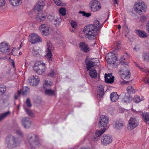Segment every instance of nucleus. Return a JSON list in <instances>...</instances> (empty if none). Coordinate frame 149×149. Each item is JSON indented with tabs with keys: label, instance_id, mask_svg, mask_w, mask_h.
I'll use <instances>...</instances> for the list:
<instances>
[{
	"label": "nucleus",
	"instance_id": "e433bc0d",
	"mask_svg": "<svg viewBox=\"0 0 149 149\" xmlns=\"http://www.w3.org/2000/svg\"><path fill=\"white\" fill-rule=\"evenodd\" d=\"M134 101L138 103L142 100L140 98V97L137 95L135 96L133 98Z\"/></svg>",
	"mask_w": 149,
	"mask_h": 149
},
{
	"label": "nucleus",
	"instance_id": "5fc2aeb1",
	"mask_svg": "<svg viewBox=\"0 0 149 149\" xmlns=\"http://www.w3.org/2000/svg\"><path fill=\"white\" fill-rule=\"evenodd\" d=\"M146 28L147 31L149 33V21L147 22Z\"/></svg>",
	"mask_w": 149,
	"mask_h": 149
},
{
	"label": "nucleus",
	"instance_id": "774afa93",
	"mask_svg": "<svg viewBox=\"0 0 149 149\" xmlns=\"http://www.w3.org/2000/svg\"><path fill=\"white\" fill-rule=\"evenodd\" d=\"M147 83L149 84V79H148L147 80Z\"/></svg>",
	"mask_w": 149,
	"mask_h": 149
},
{
	"label": "nucleus",
	"instance_id": "bb28decb",
	"mask_svg": "<svg viewBox=\"0 0 149 149\" xmlns=\"http://www.w3.org/2000/svg\"><path fill=\"white\" fill-rule=\"evenodd\" d=\"M135 31L136 34L141 38H144L148 36L146 33L144 31L139 30H136Z\"/></svg>",
	"mask_w": 149,
	"mask_h": 149
},
{
	"label": "nucleus",
	"instance_id": "0eeeda50",
	"mask_svg": "<svg viewBox=\"0 0 149 149\" xmlns=\"http://www.w3.org/2000/svg\"><path fill=\"white\" fill-rule=\"evenodd\" d=\"M146 8L144 3L142 1H139L138 2H136L134 5L135 10L137 13H140L145 12Z\"/></svg>",
	"mask_w": 149,
	"mask_h": 149
},
{
	"label": "nucleus",
	"instance_id": "ea45409f",
	"mask_svg": "<svg viewBox=\"0 0 149 149\" xmlns=\"http://www.w3.org/2000/svg\"><path fill=\"white\" fill-rule=\"evenodd\" d=\"M46 70L44 69V68L42 69V70L40 69H38L37 70H34L36 71V72L39 75L42 74L45 72Z\"/></svg>",
	"mask_w": 149,
	"mask_h": 149
},
{
	"label": "nucleus",
	"instance_id": "c9c22d12",
	"mask_svg": "<svg viewBox=\"0 0 149 149\" xmlns=\"http://www.w3.org/2000/svg\"><path fill=\"white\" fill-rule=\"evenodd\" d=\"M127 91L128 92L127 93H129L130 94L131 93H134L135 91L134 89L132 86H129L127 88Z\"/></svg>",
	"mask_w": 149,
	"mask_h": 149
},
{
	"label": "nucleus",
	"instance_id": "13d9d810",
	"mask_svg": "<svg viewBox=\"0 0 149 149\" xmlns=\"http://www.w3.org/2000/svg\"><path fill=\"white\" fill-rule=\"evenodd\" d=\"M91 15V14L90 13H86L85 15V16L86 17H89Z\"/></svg>",
	"mask_w": 149,
	"mask_h": 149
},
{
	"label": "nucleus",
	"instance_id": "7ed1b4c3",
	"mask_svg": "<svg viewBox=\"0 0 149 149\" xmlns=\"http://www.w3.org/2000/svg\"><path fill=\"white\" fill-rule=\"evenodd\" d=\"M21 142V140L19 138L12 136L7 137L5 140V143L7 147L9 149L19 146Z\"/></svg>",
	"mask_w": 149,
	"mask_h": 149
},
{
	"label": "nucleus",
	"instance_id": "6e6552de",
	"mask_svg": "<svg viewBox=\"0 0 149 149\" xmlns=\"http://www.w3.org/2000/svg\"><path fill=\"white\" fill-rule=\"evenodd\" d=\"M99 4L100 3L97 1H91L89 4L90 9L93 12L99 10L101 8V6Z\"/></svg>",
	"mask_w": 149,
	"mask_h": 149
},
{
	"label": "nucleus",
	"instance_id": "69168bd1",
	"mask_svg": "<svg viewBox=\"0 0 149 149\" xmlns=\"http://www.w3.org/2000/svg\"><path fill=\"white\" fill-rule=\"evenodd\" d=\"M113 0L115 2V3L118 4L117 1V0Z\"/></svg>",
	"mask_w": 149,
	"mask_h": 149
},
{
	"label": "nucleus",
	"instance_id": "338daca9",
	"mask_svg": "<svg viewBox=\"0 0 149 149\" xmlns=\"http://www.w3.org/2000/svg\"><path fill=\"white\" fill-rule=\"evenodd\" d=\"M90 149L89 148H82V149Z\"/></svg>",
	"mask_w": 149,
	"mask_h": 149
},
{
	"label": "nucleus",
	"instance_id": "72a5a7b5",
	"mask_svg": "<svg viewBox=\"0 0 149 149\" xmlns=\"http://www.w3.org/2000/svg\"><path fill=\"white\" fill-rule=\"evenodd\" d=\"M44 2L42 0H39L37 4L38 10H41L44 6Z\"/></svg>",
	"mask_w": 149,
	"mask_h": 149
},
{
	"label": "nucleus",
	"instance_id": "4468645a",
	"mask_svg": "<svg viewBox=\"0 0 149 149\" xmlns=\"http://www.w3.org/2000/svg\"><path fill=\"white\" fill-rule=\"evenodd\" d=\"M39 79L38 77L37 76H33L29 78L28 80V82L29 84L31 86H36L38 83Z\"/></svg>",
	"mask_w": 149,
	"mask_h": 149
},
{
	"label": "nucleus",
	"instance_id": "de8ad7c7",
	"mask_svg": "<svg viewBox=\"0 0 149 149\" xmlns=\"http://www.w3.org/2000/svg\"><path fill=\"white\" fill-rule=\"evenodd\" d=\"M55 3L58 6H62L61 2L60 0H54Z\"/></svg>",
	"mask_w": 149,
	"mask_h": 149
},
{
	"label": "nucleus",
	"instance_id": "864d4df0",
	"mask_svg": "<svg viewBox=\"0 0 149 149\" xmlns=\"http://www.w3.org/2000/svg\"><path fill=\"white\" fill-rule=\"evenodd\" d=\"M116 45L118 48H119L120 47V43L119 41L116 42L115 43Z\"/></svg>",
	"mask_w": 149,
	"mask_h": 149
},
{
	"label": "nucleus",
	"instance_id": "5701e85b",
	"mask_svg": "<svg viewBox=\"0 0 149 149\" xmlns=\"http://www.w3.org/2000/svg\"><path fill=\"white\" fill-rule=\"evenodd\" d=\"M101 130H98L95 132V134L93 138L94 141H97L99 137L103 133L105 130L103 129H101Z\"/></svg>",
	"mask_w": 149,
	"mask_h": 149
},
{
	"label": "nucleus",
	"instance_id": "052dcab7",
	"mask_svg": "<svg viewBox=\"0 0 149 149\" xmlns=\"http://www.w3.org/2000/svg\"><path fill=\"white\" fill-rule=\"evenodd\" d=\"M6 58L5 57H0V61L5 60Z\"/></svg>",
	"mask_w": 149,
	"mask_h": 149
},
{
	"label": "nucleus",
	"instance_id": "7c9ffc66",
	"mask_svg": "<svg viewBox=\"0 0 149 149\" xmlns=\"http://www.w3.org/2000/svg\"><path fill=\"white\" fill-rule=\"evenodd\" d=\"M89 71V74L91 78H96L97 76V71L95 69H92Z\"/></svg>",
	"mask_w": 149,
	"mask_h": 149
},
{
	"label": "nucleus",
	"instance_id": "c85d7f7f",
	"mask_svg": "<svg viewBox=\"0 0 149 149\" xmlns=\"http://www.w3.org/2000/svg\"><path fill=\"white\" fill-rule=\"evenodd\" d=\"M139 113L144 119L145 122L147 123V122L149 121V113L146 112L143 113L142 111H140Z\"/></svg>",
	"mask_w": 149,
	"mask_h": 149
},
{
	"label": "nucleus",
	"instance_id": "ddd939ff",
	"mask_svg": "<svg viewBox=\"0 0 149 149\" xmlns=\"http://www.w3.org/2000/svg\"><path fill=\"white\" fill-rule=\"evenodd\" d=\"M138 125V122L135 118H131L128 121V129L131 130L135 128Z\"/></svg>",
	"mask_w": 149,
	"mask_h": 149
},
{
	"label": "nucleus",
	"instance_id": "412c9836",
	"mask_svg": "<svg viewBox=\"0 0 149 149\" xmlns=\"http://www.w3.org/2000/svg\"><path fill=\"white\" fill-rule=\"evenodd\" d=\"M132 98L129 93H126L122 98L123 101L125 103H130L132 100Z\"/></svg>",
	"mask_w": 149,
	"mask_h": 149
},
{
	"label": "nucleus",
	"instance_id": "8fccbe9b",
	"mask_svg": "<svg viewBox=\"0 0 149 149\" xmlns=\"http://www.w3.org/2000/svg\"><path fill=\"white\" fill-rule=\"evenodd\" d=\"M5 0H0V6L3 7L5 4Z\"/></svg>",
	"mask_w": 149,
	"mask_h": 149
},
{
	"label": "nucleus",
	"instance_id": "1a4fd4ad",
	"mask_svg": "<svg viewBox=\"0 0 149 149\" xmlns=\"http://www.w3.org/2000/svg\"><path fill=\"white\" fill-rule=\"evenodd\" d=\"M28 40L32 44L41 42L42 40V38L39 36L35 33L30 34L29 36Z\"/></svg>",
	"mask_w": 149,
	"mask_h": 149
},
{
	"label": "nucleus",
	"instance_id": "09e8293b",
	"mask_svg": "<svg viewBox=\"0 0 149 149\" xmlns=\"http://www.w3.org/2000/svg\"><path fill=\"white\" fill-rule=\"evenodd\" d=\"M54 15H49L47 16V18L51 21L54 20Z\"/></svg>",
	"mask_w": 149,
	"mask_h": 149
},
{
	"label": "nucleus",
	"instance_id": "0e129e2a",
	"mask_svg": "<svg viewBox=\"0 0 149 149\" xmlns=\"http://www.w3.org/2000/svg\"><path fill=\"white\" fill-rule=\"evenodd\" d=\"M22 43L19 46V49L22 47Z\"/></svg>",
	"mask_w": 149,
	"mask_h": 149
},
{
	"label": "nucleus",
	"instance_id": "39448f33",
	"mask_svg": "<svg viewBox=\"0 0 149 149\" xmlns=\"http://www.w3.org/2000/svg\"><path fill=\"white\" fill-rule=\"evenodd\" d=\"M109 120L108 117L105 115H102L100 117L98 126L100 129L105 130L107 128V125L109 124Z\"/></svg>",
	"mask_w": 149,
	"mask_h": 149
},
{
	"label": "nucleus",
	"instance_id": "dca6fc26",
	"mask_svg": "<svg viewBox=\"0 0 149 149\" xmlns=\"http://www.w3.org/2000/svg\"><path fill=\"white\" fill-rule=\"evenodd\" d=\"M22 125L25 128H29L31 124V121L29 118L26 117H24L22 119Z\"/></svg>",
	"mask_w": 149,
	"mask_h": 149
},
{
	"label": "nucleus",
	"instance_id": "f704fd0d",
	"mask_svg": "<svg viewBox=\"0 0 149 149\" xmlns=\"http://www.w3.org/2000/svg\"><path fill=\"white\" fill-rule=\"evenodd\" d=\"M51 83L50 81L48 82L47 81H45V83L44 84V88L45 90L46 89H51Z\"/></svg>",
	"mask_w": 149,
	"mask_h": 149
},
{
	"label": "nucleus",
	"instance_id": "423d86ee",
	"mask_svg": "<svg viewBox=\"0 0 149 149\" xmlns=\"http://www.w3.org/2000/svg\"><path fill=\"white\" fill-rule=\"evenodd\" d=\"M105 58L107 63L111 65L113 67H116L117 66L118 63L116 61L118 60V58L115 54L112 53H108Z\"/></svg>",
	"mask_w": 149,
	"mask_h": 149
},
{
	"label": "nucleus",
	"instance_id": "603ef678",
	"mask_svg": "<svg viewBox=\"0 0 149 149\" xmlns=\"http://www.w3.org/2000/svg\"><path fill=\"white\" fill-rule=\"evenodd\" d=\"M48 75L50 76L51 77H52L54 76V72L52 70L49 73Z\"/></svg>",
	"mask_w": 149,
	"mask_h": 149
},
{
	"label": "nucleus",
	"instance_id": "3c124183",
	"mask_svg": "<svg viewBox=\"0 0 149 149\" xmlns=\"http://www.w3.org/2000/svg\"><path fill=\"white\" fill-rule=\"evenodd\" d=\"M147 19V18L146 16L143 15L140 19V21L141 22H144Z\"/></svg>",
	"mask_w": 149,
	"mask_h": 149
},
{
	"label": "nucleus",
	"instance_id": "4d7b16f0",
	"mask_svg": "<svg viewBox=\"0 0 149 149\" xmlns=\"http://www.w3.org/2000/svg\"><path fill=\"white\" fill-rule=\"evenodd\" d=\"M79 13L80 14H82L83 16H85V15L86 14V13L84 11H80L79 12Z\"/></svg>",
	"mask_w": 149,
	"mask_h": 149
},
{
	"label": "nucleus",
	"instance_id": "f257e3e1",
	"mask_svg": "<svg viewBox=\"0 0 149 149\" xmlns=\"http://www.w3.org/2000/svg\"><path fill=\"white\" fill-rule=\"evenodd\" d=\"M101 27L100 22L97 20L94 21L93 24L85 26L84 29V33L85 37L91 40L96 38L97 31Z\"/></svg>",
	"mask_w": 149,
	"mask_h": 149
},
{
	"label": "nucleus",
	"instance_id": "c03bdc74",
	"mask_svg": "<svg viewBox=\"0 0 149 149\" xmlns=\"http://www.w3.org/2000/svg\"><path fill=\"white\" fill-rule=\"evenodd\" d=\"M70 24L73 28L76 27L77 25V23L73 21H71Z\"/></svg>",
	"mask_w": 149,
	"mask_h": 149
},
{
	"label": "nucleus",
	"instance_id": "4c0bfd02",
	"mask_svg": "<svg viewBox=\"0 0 149 149\" xmlns=\"http://www.w3.org/2000/svg\"><path fill=\"white\" fill-rule=\"evenodd\" d=\"M66 10L65 8H61L59 9V13L62 15L64 16L66 15Z\"/></svg>",
	"mask_w": 149,
	"mask_h": 149
},
{
	"label": "nucleus",
	"instance_id": "6ab92c4d",
	"mask_svg": "<svg viewBox=\"0 0 149 149\" xmlns=\"http://www.w3.org/2000/svg\"><path fill=\"white\" fill-rule=\"evenodd\" d=\"M46 18L45 15L42 13H39L36 16L35 19L36 21L38 22H43L45 21Z\"/></svg>",
	"mask_w": 149,
	"mask_h": 149
},
{
	"label": "nucleus",
	"instance_id": "f8f14e48",
	"mask_svg": "<svg viewBox=\"0 0 149 149\" xmlns=\"http://www.w3.org/2000/svg\"><path fill=\"white\" fill-rule=\"evenodd\" d=\"M112 141L111 136L109 135H104L101 137V141L102 144L104 145H107L111 143Z\"/></svg>",
	"mask_w": 149,
	"mask_h": 149
},
{
	"label": "nucleus",
	"instance_id": "393cba45",
	"mask_svg": "<svg viewBox=\"0 0 149 149\" xmlns=\"http://www.w3.org/2000/svg\"><path fill=\"white\" fill-rule=\"evenodd\" d=\"M119 97L118 95L116 92L111 93L110 95L111 100L113 102H116L118 99Z\"/></svg>",
	"mask_w": 149,
	"mask_h": 149
},
{
	"label": "nucleus",
	"instance_id": "58836bf2",
	"mask_svg": "<svg viewBox=\"0 0 149 149\" xmlns=\"http://www.w3.org/2000/svg\"><path fill=\"white\" fill-rule=\"evenodd\" d=\"M6 90V87L3 85H0V92L1 93H5Z\"/></svg>",
	"mask_w": 149,
	"mask_h": 149
},
{
	"label": "nucleus",
	"instance_id": "bf43d9fd",
	"mask_svg": "<svg viewBox=\"0 0 149 149\" xmlns=\"http://www.w3.org/2000/svg\"><path fill=\"white\" fill-rule=\"evenodd\" d=\"M134 64H135V65H136V66L138 67L139 68V69H141V68L139 66V65H138V64H137L136 63V62H134ZM141 69H143L142 68H141Z\"/></svg>",
	"mask_w": 149,
	"mask_h": 149
},
{
	"label": "nucleus",
	"instance_id": "b1692460",
	"mask_svg": "<svg viewBox=\"0 0 149 149\" xmlns=\"http://www.w3.org/2000/svg\"><path fill=\"white\" fill-rule=\"evenodd\" d=\"M29 88H28L27 86L24 87L22 89H20L18 92V95L19 96L21 93L23 95H26L29 91Z\"/></svg>",
	"mask_w": 149,
	"mask_h": 149
},
{
	"label": "nucleus",
	"instance_id": "473e14b6",
	"mask_svg": "<svg viewBox=\"0 0 149 149\" xmlns=\"http://www.w3.org/2000/svg\"><path fill=\"white\" fill-rule=\"evenodd\" d=\"M45 93L47 95L51 96L54 95L55 92L54 90L50 89L45 90Z\"/></svg>",
	"mask_w": 149,
	"mask_h": 149
},
{
	"label": "nucleus",
	"instance_id": "20e7f679",
	"mask_svg": "<svg viewBox=\"0 0 149 149\" xmlns=\"http://www.w3.org/2000/svg\"><path fill=\"white\" fill-rule=\"evenodd\" d=\"M26 140L30 147L35 148L39 144V138L38 135L33 133L28 134Z\"/></svg>",
	"mask_w": 149,
	"mask_h": 149
},
{
	"label": "nucleus",
	"instance_id": "a878e982",
	"mask_svg": "<svg viewBox=\"0 0 149 149\" xmlns=\"http://www.w3.org/2000/svg\"><path fill=\"white\" fill-rule=\"evenodd\" d=\"M48 47L47 48V54L45 56V57L47 58L48 60L50 61H52V52L51 49L52 46L50 47V45H48Z\"/></svg>",
	"mask_w": 149,
	"mask_h": 149
},
{
	"label": "nucleus",
	"instance_id": "9b49d317",
	"mask_svg": "<svg viewBox=\"0 0 149 149\" xmlns=\"http://www.w3.org/2000/svg\"><path fill=\"white\" fill-rule=\"evenodd\" d=\"M99 60L97 58H93L89 60L86 63V68L88 71L92 67L97 66Z\"/></svg>",
	"mask_w": 149,
	"mask_h": 149
},
{
	"label": "nucleus",
	"instance_id": "4be33fe9",
	"mask_svg": "<svg viewBox=\"0 0 149 149\" xmlns=\"http://www.w3.org/2000/svg\"><path fill=\"white\" fill-rule=\"evenodd\" d=\"M113 125L116 129H120L123 127V125L121 121L119 120H116L113 122Z\"/></svg>",
	"mask_w": 149,
	"mask_h": 149
},
{
	"label": "nucleus",
	"instance_id": "c756f323",
	"mask_svg": "<svg viewBox=\"0 0 149 149\" xmlns=\"http://www.w3.org/2000/svg\"><path fill=\"white\" fill-rule=\"evenodd\" d=\"M10 4L16 6L19 5L22 3L21 0H8Z\"/></svg>",
	"mask_w": 149,
	"mask_h": 149
},
{
	"label": "nucleus",
	"instance_id": "a19ab883",
	"mask_svg": "<svg viewBox=\"0 0 149 149\" xmlns=\"http://www.w3.org/2000/svg\"><path fill=\"white\" fill-rule=\"evenodd\" d=\"M143 56L144 60L149 61V53H144Z\"/></svg>",
	"mask_w": 149,
	"mask_h": 149
},
{
	"label": "nucleus",
	"instance_id": "e2e57ef3",
	"mask_svg": "<svg viewBox=\"0 0 149 149\" xmlns=\"http://www.w3.org/2000/svg\"><path fill=\"white\" fill-rule=\"evenodd\" d=\"M148 79H147V80L146 81V80L145 79H143V81L145 83H146V82L147 83V80H148Z\"/></svg>",
	"mask_w": 149,
	"mask_h": 149
},
{
	"label": "nucleus",
	"instance_id": "aec40b11",
	"mask_svg": "<svg viewBox=\"0 0 149 149\" xmlns=\"http://www.w3.org/2000/svg\"><path fill=\"white\" fill-rule=\"evenodd\" d=\"M105 81L106 83L111 84L114 82V77L113 76H112V74L106 73L105 74Z\"/></svg>",
	"mask_w": 149,
	"mask_h": 149
},
{
	"label": "nucleus",
	"instance_id": "2eb2a0df",
	"mask_svg": "<svg viewBox=\"0 0 149 149\" xmlns=\"http://www.w3.org/2000/svg\"><path fill=\"white\" fill-rule=\"evenodd\" d=\"M40 30L44 36H47L48 34L49 27L46 24H43L40 26Z\"/></svg>",
	"mask_w": 149,
	"mask_h": 149
},
{
	"label": "nucleus",
	"instance_id": "79ce46f5",
	"mask_svg": "<svg viewBox=\"0 0 149 149\" xmlns=\"http://www.w3.org/2000/svg\"><path fill=\"white\" fill-rule=\"evenodd\" d=\"M32 53L34 56H38L39 55V53L37 51L33 49L32 51Z\"/></svg>",
	"mask_w": 149,
	"mask_h": 149
},
{
	"label": "nucleus",
	"instance_id": "37998d69",
	"mask_svg": "<svg viewBox=\"0 0 149 149\" xmlns=\"http://www.w3.org/2000/svg\"><path fill=\"white\" fill-rule=\"evenodd\" d=\"M26 105L28 107H31V103L30 100L29 98L27 99L26 101Z\"/></svg>",
	"mask_w": 149,
	"mask_h": 149
},
{
	"label": "nucleus",
	"instance_id": "cd10ccee",
	"mask_svg": "<svg viewBox=\"0 0 149 149\" xmlns=\"http://www.w3.org/2000/svg\"><path fill=\"white\" fill-rule=\"evenodd\" d=\"M98 94L100 97H102L104 95V90L103 86L100 85L97 87Z\"/></svg>",
	"mask_w": 149,
	"mask_h": 149
},
{
	"label": "nucleus",
	"instance_id": "9d476101",
	"mask_svg": "<svg viewBox=\"0 0 149 149\" xmlns=\"http://www.w3.org/2000/svg\"><path fill=\"white\" fill-rule=\"evenodd\" d=\"M10 46L7 43L2 42L0 44V52L3 54H9Z\"/></svg>",
	"mask_w": 149,
	"mask_h": 149
},
{
	"label": "nucleus",
	"instance_id": "a18cd8bd",
	"mask_svg": "<svg viewBox=\"0 0 149 149\" xmlns=\"http://www.w3.org/2000/svg\"><path fill=\"white\" fill-rule=\"evenodd\" d=\"M16 133L18 135L22 137L23 136V134L19 130H17L16 131Z\"/></svg>",
	"mask_w": 149,
	"mask_h": 149
},
{
	"label": "nucleus",
	"instance_id": "680f3d73",
	"mask_svg": "<svg viewBox=\"0 0 149 149\" xmlns=\"http://www.w3.org/2000/svg\"><path fill=\"white\" fill-rule=\"evenodd\" d=\"M118 29H121V27L120 25H119L118 26Z\"/></svg>",
	"mask_w": 149,
	"mask_h": 149
},
{
	"label": "nucleus",
	"instance_id": "f3484780",
	"mask_svg": "<svg viewBox=\"0 0 149 149\" xmlns=\"http://www.w3.org/2000/svg\"><path fill=\"white\" fill-rule=\"evenodd\" d=\"M81 51L85 53L88 52L90 51L88 46L84 42H81L79 45Z\"/></svg>",
	"mask_w": 149,
	"mask_h": 149
},
{
	"label": "nucleus",
	"instance_id": "a211bd4d",
	"mask_svg": "<svg viewBox=\"0 0 149 149\" xmlns=\"http://www.w3.org/2000/svg\"><path fill=\"white\" fill-rule=\"evenodd\" d=\"M43 68L45 70H46L45 63H41L40 61H37L34 64L33 70H37L38 69L42 70Z\"/></svg>",
	"mask_w": 149,
	"mask_h": 149
},
{
	"label": "nucleus",
	"instance_id": "2f4dec72",
	"mask_svg": "<svg viewBox=\"0 0 149 149\" xmlns=\"http://www.w3.org/2000/svg\"><path fill=\"white\" fill-rule=\"evenodd\" d=\"M10 111H8L5 113H2L0 114V121L3 120L6 118L7 116H9L10 114Z\"/></svg>",
	"mask_w": 149,
	"mask_h": 149
},
{
	"label": "nucleus",
	"instance_id": "49530a36",
	"mask_svg": "<svg viewBox=\"0 0 149 149\" xmlns=\"http://www.w3.org/2000/svg\"><path fill=\"white\" fill-rule=\"evenodd\" d=\"M25 110L26 112L27 113L29 116H32L33 115L32 112L30 110L27 109H26Z\"/></svg>",
	"mask_w": 149,
	"mask_h": 149
},
{
	"label": "nucleus",
	"instance_id": "f03ea898",
	"mask_svg": "<svg viewBox=\"0 0 149 149\" xmlns=\"http://www.w3.org/2000/svg\"><path fill=\"white\" fill-rule=\"evenodd\" d=\"M123 59L124 60H122V58L120 59L122 66L121 70L119 71V73L122 79L124 80V83L126 84L128 82V81L127 80L130 79L131 73L128 68L129 63L128 62H126L124 61L125 58Z\"/></svg>",
	"mask_w": 149,
	"mask_h": 149
},
{
	"label": "nucleus",
	"instance_id": "6e6d98bb",
	"mask_svg": "<svg viewBox=\"0 0 149 149\" xmlns=\"http://www.w3.org/2000/svg\"><path fill=\"white\" fill-rule=\"evenodd\" d=\"M10 63H11V64L13 66V67L14 68L15 65V62H14V60H13V59H12L11 60Z\"/></svg>",
	"mask_w": 149,
	"mask_h": 149
}]
</instances>
